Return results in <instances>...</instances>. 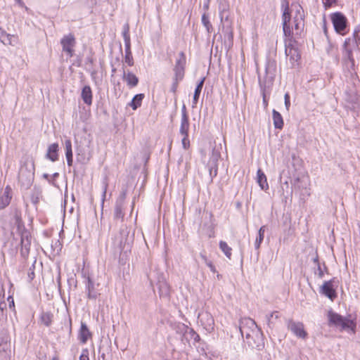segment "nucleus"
Returning <instances> with one entry per match:
<instances>
[{"mask_svg":"<svg viewBox=\"0 0 360 360\" xmlns=\"http://www.w3.org/2000/svg\"><path fill=\"white\" fill-rule=\"evenodd\" d=\"M239 329L241 335L246 339L248 345L251 346H253V344L260 338L262 335L261 330L255 321L250 318L244 317L240 319Z\"/></svg>","mask_w":360,"mask_h":360,"instance_id":"1","label":"nucleus"},{"mask_svg":"<svg viewBox=\"0 0 360 360\" xmlns=\"http://www.w3.org/2000/svg\"><path fill=\"white\" fill-rule=\"evenodd\" d=\"M34 162L32 160L25 161L21 165L18 174V181L22 187L25 189L29 188L34 178Z\"/></svg>","mask_w":360,"mask_h":360,"instance_id":"2","label":"nucleus"},{"mask_svg":"<svg viewBox=\"0 0 360 360\" xmlns=\"http://www.w3.org/2000/svg\"><path fill=\"white\" fill-rule=\"evenodd\" d=\"M328 318L330 324L340 327L342 329H352L354 330L356 326L353 321L344 318L331 310L328 311Z\"/></svg>","mask_w":360,"mask_h":360,"instance_id":"3","label":"nucleus"},{"mask_svg":"<svg viewBox=\"0 0 360 360\" xmlns=\"http://www.w3.org/2000/svg\"><path fill=\"white\" fill-rule=\"evenodd\" d=\"M281 8L283 10L282 13V25H283V31L285 37H292L293 32H292V27H291L290 25V20H291V11L289 8V4L287 1H283Z\"/></svg>","mask_w":360,"mask_h":360,"instance_id":"4","label":"nucleus"},{"mask_svg":"<svg viewBox=\"0 0 360 360\" xmlns=\"http://www.w3.org/2000/svg\"><path fill=\"white\" fill-rule=\"evenodd\" d=\"M186 59L184 52H180L176 60L175 65L173 68L174 77L173 80L181 81L185 75V66Z\"/></svg>","mask_w":360,"mask_h":360,"instance_id":"5","label":"nucleus"},{"mask_svg":"<svg viewBox=\"0 0 360 360\" xmlns=\"http://www.w3.org/2000/svg\"><path fill=\"white\" fill-rule=\"evenodd\" d=\"M331 21L336 32L342 35L345 34L347 20L342 13L340 12L333 13L331 15Z\"/></svg>","mask_w":360,"mask_h":360,"instance_id":"6","label":"nucleus"},{"mask_svg":"<svg viewBox=\"0 0 360 360\" xmlns=\"http://www.w3.org/2000/svg\"><path fill=\"white\" fill-rule=\"evenodd\" d=\"M292 8L295 9V13L293 17L294 29L296 33H300L304 28V13L302 7L300 4H292Z\"/></svg>","mask_w":360,"mask_h":360,"instance_id":"7","label":"nucleus"},{"mask_svg":"<svg viewBox=\"0 0 360 360\" xmlns=\"http://www.w3.org/2000/svg\"><path fill=\"white\" fill-rule=\"evenodd\" d=\"M20 242H21L20 255L23 259H26L29 255L30 245H31V235H30V233L27 230L24 229L21 231Z\"/></svg>","mask_w":360,"mask_h":360,"instance_id":"8","label":"nucleus"},{"mask_svg":"<svg viewBox=\"0 0 360 360\" xmlns=\"http://www.w3.org/2000/svg\"><path fill=\"white\" fill-rule=\"evenodd\" d=\"M179 329L183 333L181 341L184 344L186 342L190 344L191 340L193 341V344L200 340L199 335L195 331L184 324H181Z\"/></svg>","mask_w":360,"mask_h":360,"instance_id":"9","label":"nucleus"},{"mask_svg":"<svg viewBox=\"0 0 360 360\" xmlns=\"http://www.w3.org/2000/svg\"><path fill=\"white\" fill-rule=\"evenodd\" d=\"M287 327L299 338L305 339L307 337V333L305 331L304 324L302 322H295L289 319L288 320Z\"/></svg>","mask_w":360,"mask_h":360,"instance_id":"10","label":"nucleus"},{"mask_svg":"<svg viewBox=\"0 0 360 360\" xmlns=\"http://www.w3.org/2000/svg\"><path fill=\"white\" fill-rule=\"evenodd\" d=\"M60 44L63 47V51L66 52L70 57H72L74 54L73 48L76 44L74 35L72 34L65 35L61 39Z\"/></svg>","mask_w":360,"mask_h":360,"instance_id":"11","label":"nucleus"},{"mask_svg":"<svg viewBox=\"0 0 360 360\" xmlns=\"http://www.w3.org/2000/svg\"><path fill=\"white\" fill-rule=\"evenodd\" d=\"M190 127L188 119H181V125L179 133L183 136L181 142L184 149H188L190 146L188 139V130Z\"/></svg>","mask_w":360,"mask_h":360,"instance_id":"12","label":"nucleus"},{"mask_svg":"<svg viewBox=\"0 0 360 360\" xmlns=\"http://www.w3.org/2000/svg\"><path fill=\"white\" fill-rule=\"evenodd\" d=\"M127 191H122L115 202L114 210V218L123 219L124 213L123 212V206L126 198Z\"/></svg>","mask_w":360,"mask_h":360,"instance_id":"13","label":"nucleus"},{"mask_svg":"<svg viewBox=\"0 0 360 360\" xmlns=\"http://www.w3.org/2000/svg\"><path fill=\"white\" fill-rule=\"evenodd\" d=\"M343 47L348 59L353 60L352 53L356 49L360 50V44H358L353 37L348 38L345 39Z\"/></svg>","mask_w":360,"mask_h":360,"instance_id":"14","label":"nucleus"},{"mask_svg":"<svg viewBox=\"0 0 360 360\" xmlns=\"http://www.w3.org/2000/svg\"><path fill=\"white\" fill-rule=\"evenodd\" d=\"M220 158L219 153L217 151H213L210 160L207 163V167L209 169L210 175L211 176V179L215 177L217 175V169H218V160Z\"/></svg>","mask_w":360,"mask_h":360,"instance_id":"15","label":"nucleus"},{"mask_svg":"<svg viewBox=\"0 0 360 360\" xmlns=\"http://www.w3.org/2000/svg\"><path fill=\"white\" fill-rule=\"evenodd\" d=\"M0 41L6 46H15L18 41V38L16 35L8 34L0 27Z\"/></svg>","mask_w":360,"mask_h":360,"instance_id":"16","label":"nucleus"},{"mask_svg":"<svg viewBox=\"0 0 360 360\" xmlns=\"http://www.w3.org/2000/svg\"><path fill=\"white\" fill-rule=\"evenodd\" d=\"M199 318L202 326H203L204 328L207 331L211 332L213 330L214 321L212 316L210 314L207 312L203 313L200 315Z\"/></svg>","mask_w":360,"mask_h":360,"instance_id":"17","label":"nucleus"},{"mask_svg":"<svg viewBox=\"0 0 360 360\" xmlns=\"http://www.w3.org/2000/svg\"><path fill=\"white\" fill-rule=\"evenodd\" d=\"M129 230L126 226H123L120 231V236H116L115 243L120 248H124L127 243Z\"/></svg>","mask_w":360,"mask_h":360,"instance_id":"18","label":"nucleus"},{"mask_svg":"<svg viewBox=\"0 0 360 360\" xmlns=\"http://www.w3.org/2000/svg\"><path fill=\"white\" fill-rule=\"evenodd\" d=\"M321 292L331 300H333L337 296L335 290L333 286L332 281L324 282L321 287Z\"/></svg>","mask_w":360,"mask_h":360,"instance_id":"19","label":"nucleus"},{"mask_svg":"<svg viewBox=\"0 0 360 360\" xmlns=\"http://www.w3.org/2000/svg\"><path fill=\"white\" fill-rule=\"evenodd\" d=\"M286 56L289 58L292 66H295L297 62L300 59V55L298 50L293 46L285 48Z\"/></svg>","mask_w":360,"mask_h":360,"instance_id":"20","label":"nucleus"},{"mask_svg":"<svg viewBox=\"0 0 360 360\" xmlns=\"http://www.w3.org/2000/svg\"><path fill=\"white\" fill-rule=\"evenodd\" d=\"M122 79L130 88L135 87L139 83L138 77L130 71L126 72L124 68Z\"/></svg>","mask_w":360,"mask_h":360,"instance_id":"21","label":"nucleus"},{"mask_svg":"<svg viewBox=\"0 0 360 360\" xmlns=\"http://www.w3.org/2000/svg\"><path fill=\"white\" fill-rule=\"evenodd\" d=\"M58 144L57 143H52L49 146L46 158L51 162H56L58 160Z\"/></svg>","mask_w":360,"mask_h":360,"instance_id":"22","label":"nucleus"},{"mask_svg":"<svg viewBox=\"0 0 360 360\" xmlns=\"http://www.w3.org/2000/svg\"><path fill=\"white\" fill-rule=\"evenodd\" d=\"M11 188L9 186H7L5 188L4 194L0 197V209H4L7 207L12 198L11 195Z\"/></svg>","mask_w":360,"mask_h":360,"instance_id":"23","label":"nucleus"},{"mask_svg":"<svg viewBox=\"0 0 360 360\" xmlns=\"http://www.w3.org/2000/svg\"><path fill=\"white\" fill-rule=\"evenodd\" d=\"M86 290L87 291V297L91 300H96L98 293L96 290L95 284L90 277L87 278L86 283Z\"/></svg>","mask_w":360,"mask_h":360,"instance_id":"24","label":"nucleus"},{"mask_svg":"<svg viewBox=\"0 0 360 360\" xmlns=\"http://www.w3.org/2000/svg\"><path fill=\"white\" fill-rule=\"evenodd\" d=\"M81 97L88 105H91L92 103V91L89 86H85L82 90Z\"/></svg>","mask_w":360,"mask_h":360,"instance_id":"25","label":"nucleus"},{"mask_svg":"<svg viewBox=\"0 0 360 360\" xmlns=\"http://www.w3.org/2000/svg\"><path fill=\"white\" fill-rule=\"evenodd\" d=\"M65 157L67 159L68 165L71 167L73 162L72 158V142L70 139H67L65 141Z\"/></svg>","mask_w":360,"mask_h":360,"instance_id":"26","label":"nucleus"},{"mask_svg":"<svg viewBox=\"0 0 360 360\" xmlns=\"http://www.w3.org/2000/svg\"><path fill=\"white\" fill-rule=\"evenodd\" d=\"M14 224L17 226L20 233L25 229L23 221L22 220L21 212L18 210H15L13 212Z\"/></svg>","mask_w":360,"mask_h":360,"instance_id":"27","label":"nucleus"},{"mask_svg":"<svg viewBox=\"0 0 360 360\" xmlns=\"http://www.w3.org/2000/svg\"><path fill=\"white\" fill-rule=\"evenodd\" d=\"M257 183L262 190H267L269 185L267 184L266 176L261 169H259L257 172Z\"/></svg>","mask_w":360,"mask_h":360,"instance_id":"28","label":"nucleus"},{"mask_svg":"<svg viewBox=\"0 0 360 360\" xmlns=\"http://www.w3.org/2000/svg\"><path fill=\"white\" fill-rule=\"evenodd\" d=\"M79 336V340L82 343H86L89 338L91 336L89 330L88 329L86 325L83 322H82L81 324Z\"/></svg>","mask_w":360,"mask_h":360,"instance_id":"29","label":"nucleus"},{"mask_svg":"<svg viewBox=\"0 0 360 360\" xmlns=\"http://www.w3.org/2000/svg\"><path fill=\"white\" fill-rule=\"evenodd\" d=\"M272 117L275 128L282 129L283 127V120L281 115L276 110H273Z\"/></svg>","mask_w":360,"mask_h":360,"instance_id":"30","label":"nucleus"},{"mask_svg":"<svg viewBox=\"0 0 360 360\" xmlns=\"http://www.w3.org/2000/svg\"><path fill=\"white\" fill-rule=\"evenodd\" d=\"M122 37L124 41V46L131 47L129 25L128 23H125L123 26Z\"/></svg>","mask_w":360,"mask_h":360,"instance_id":"31","label":"nucleus"},{"mask_svg":"<svg viewBox=\"0 0 360 360\" xmlns=\"http://www.w3.org/2000/svg\"><path fill=\"white\" fill-rule=\"evenodd\" d=\"M143 98H144L143 94H136L132 98L131 103H129V105L132 108L133 110H135L141 105L142 101Z\"/></svg>","mask_w":360,"mask_h":360,"instance_id":"32","label":"nucleus"},{"mask_svg":"<svg viewBox=\"0 0 360 360\" xmlns=\"http://www.w3.org/2000/svg\"><path fill=\"white\" fill-rule=\"evenodd\" d=\"M205 79V77L202 78V79L199 82V83L198 84V85L195 89V92H194V95H193V107H195L198 103L200 92L202 91V86L204 84Z\"/></svg>","mask_w":360,"mask_h":360,"instance_id":"33","label":"nucleus"},{"mask_svg":"<svg viewBox=\"0 0 360 360\" xmlns=\"http://www.w3.org/2000/svg\"><path fill=\"white\" fill-rule=\"evenodd\" d=\"M159 294L160 297H168L169 295V286L165 281L158 283Z\"/></svg>","mask_w":360,"mask_h":360,"instance_id":"34","label":"nucleus"},{"mask_svg":"<svg viewBox=\"0 0 360 360\" xmlns=\"http://www.w3.org/2000/svg\"><path fill=\"white\" fill-rule=\"evenodd\" d=\"M265 230H266L265 226H262L259 229L258 236L256 238V240H255V248L257 250H258L260 248V245H261V243H262V241L264 240Z\"/></svg>","mask_w":360,"mask_h":360,"instance_id":"35","label":"nucleus"},{"mask_svg":"<svg viewBox=\"0 0 360 360\" xmlns=\"http://www.w3.org/2000/svg\"><path fill=\"white\" fill-rule=\"evenodd\" d=\"M219 248L229 259H231L232 255V249L225 241L221 240L219 242Z\"/></svg>","mask_w":360,"mask_h":360,"instance_id":"36","label":"nucleus"},{"mask_svg":"<svg viewBox=\"0 0 360 360\" xmlns=\"http://www.w3.org/2000/svg\"><path fill=\"white\" fill-rule=\"evenodd\" d=\"M53 319V314L50 312H44L41 316V321L46 326H51Z\"/></svg>","mask_w":360,"mask_h":360,"instance_id":"37","label":"nucleus"},{"mask_svg":"<svg viewBox=\"0 0 360 360\" xmlns=\"http://www.w3.org/2000/svg\"><path fill=\"white\" fill-rule=\"evenodd\" d=\"M124 63L129 66L134 65V58L131 51V47H125Z\"/></svg>","mask_w":360,"mask_h":360,"instance_id":"38","label":"nucleus"},{"mask_svg":"<svg viewBox=\"0 0 360 360\" xmlns=\"http://www.w3.org/2000/svg\"><path fill=\"white\" fill-rule=\"evenodd\" d=\"M274 317L276 319H277L278 318V312L277 311L272 312L269 316H266L267 324H268V326L269 327H272L274 326V321H273V318Z\"/></svg>","mask_w":360,"mask_h":360,"instance_id":"39","label":"nucleus"},{"mask_svg":"<svg viewBox=\"0 0 360 360\" xmlns=\"http://www.w3.org/2000/svg\"><path fill=\"white\" fill-rule=\"evenodd\" d=\"M202 22L206 27L207 32H210V29L212 28V25L210 22L208 17L205 14H203L202 16Z\"/></svg>","mask_w":360,"mask_h":360,"instance_id":"40","label":"nucleus"},{"mask_svg":"<svg viewBox=\"0 0 360 360\" xmlns=\"http://www.w3.org/2000/svg\"><path fill=\"white\" fill-rule=\"evenodd\" d=\"M353 38L357 41L358 44H360V25L356 27Z\"/></svg>","mask_w":360,"mask_h":360,"instance_id":"41","label":"nucleus"},{"mask_svg":"<svg viewBox=\"0 0 360 360\" xmlns=\"http://www.w3.org/2000/svg\"><path fill=\"white\" fill-rule=\"evenodd\" d=\"M79 360H89V351L87 349L82 350V354L79 356Z\"/></svg>","mask_w":360,"mask_h":360,"instance_id":"42","label":"nucleus"},{"mask_svg":"<svg viewBox=\"0 0 360 360\" xmlns=\"http://www.w3.org/2000/svg\"><path fill=\"white\" fill-rule=\"evenodd\" d=\"M108 188V182L106 180L103 181V194H102V202H103L105 200V198L106 195V191Z\"/></svg>","mask_w":360,"mask_h":360,"instance_id":"43","label":"nucleus"},{"mask_svg":"<svg viewBox=\"0 0 360 360\" xmlns=\"http://www.w3.org/2000/svg\"><path fill=\"white\" fill-rule=\"evenodd\" d=\"M285 99V105L286 109L288 110L290 105V95L288 93H286L284 96Z\"/></svg>","mask_w":360,"mask_h":360,"instance_id":"44","label":"nucleus"},{"mask_svg":"<svg viewBox=\"0 0 360 360\" xmlns=\"http://www.w3.org/2000/svg\"><path fill=\"white\" fill-rule=\"evenodd\" d=\"M337 0H323V5L327 8L336 4Z\"/></svg>","mask_w":360,"mask_h":360,"instance_id":"45","label":"nucleus"},{"mask_svg":"<svg viewBox=\"0 0 360 360\" xmlns=\"http://www.w3.org/2000/svg\"><path fill=\"white\" fill-rule=\"evenodd\" d=\"M181 119H188L186 105L184 104L181 108Z\"/></svg>","mask_w":360,"mask_h":360,"instance_id":"46","label":"nucleus"},{"mask_svg":"<svg viewBox=\"0 0 360 360\" xmlns=\"http://www.w3.org/2000/svg\"><path fill=\"white\" fill-rule=\"evenodd\" d=\"M179 82L180 81L173 80V82H172V86H171V91L173 93H176V91L177 90V88H178V84H179Z\"/></svg>","mask_w":360,"mask_h":360,"instance_id":"47","label":"nucleus"},{"mask_svg":"<svg viewBox=\"0 0 360 360\" xmlns=\"http://www.w3.org/2000/svg\"><path fill=\"white\" fill-rule=\"evenodd\" d=\"M317 271H318L319 277V278H323V271L322 270V269L321 267L320 263H318Z\"/></svg>","mask_w":360,"mask_h":360,"instance_id":"48","label":"nucleus"},{"mask_svg":"<svg viewBox=\"0 0 360 360\" xmlns=\"http://www.w3.org/2000/svg\"><path fill=\"white\" fill-rule=\"evenodd\" d=\"M200 257L202 258V259L203 260V262L205 263L206 265H207L209 263L211 262V261H210L207 257H206L205 255H204L203 253H200Z\"/></svg>","mask_w":360,"mask_h":360,"instance_id":"49","label":"nucleus"},{"mask_svg":"<svg viewBox=\"0 0 360 360\" xmlns=\"http://www.w3.org/2000/svg\"><path fill=\"white\" fill-rule=\"evenodd\" d=\"M27 275H28V278H29L30 281H32L34 279V270L30 268L29 271H28Z\"/></svg>","mask_w":360,"mask_h":360,"instance_id":"50","label":"nucleus"},{"mask_svg":"<svg viewBox=\"0 0 360 360\" xmlns=\"http://www.w3.org/2000/svg\"><path fill=\"white\" fill-rule=\"evenodd\" d=\"M43 177H44L45 179H46V180L49 181V184H52V185H54V184H54V182H53V181L52 179H51L49 174H43Z\"/></svg>","mask_w":360,"mask_h":360,"instance_id":"51","label":"nucleus"},{"mask_svg":"<svg viewBox=\"0 0 360 360\" xmlns=\"http://www.w3.org/2000/svg\"><path fill=\"white\" fill-rule=\"evenodd\" d=\"M207 266L210 268V271H211L212 272L215 273V272L217 271L216 268H215V266L213 265V264L212 263V262H211L210 263H209Z\"/></svg>","mask_w":360,"mask_h":360,"instance_id":"52","label":"nucleus"},{"mask_svg":"<svg viewBox=\"0 0 360 360\" xmlns=\"http://www.w3.org/2000/svg\"><path fill=\"white\" fill-rule=\"evenodd\" d=\"M14 1L16 2V4H18L19 6H20L22 8L25 7V4L22 1V0H14Z\"/></svg>","mask_w":360,"mask_h":360,"instance_id":"53","label":"nucleus"},{"mask_svg":"<svg viewBox=\"0 0 360 360\" xmlns=\"http://www.w3.org/2000/svg\"><path fill=\"white\" fill-rule=\"evenodd\" d=\"M313 262L316 264V266H318V263H319V256L317 254L316 255L315 257L313 258Z\"/></svg>","mask_w":360,"mask_h":360,"instance_id":"54","label":"nucleus"},{"mask_svg":"<svg viewBox=\"0 0 360 360\" xmlns=\"http://www.w3.org/2000/svg\"><path fill=\"white\" fill-rule=\"evenodd\" d=\"M263 102H264V103L265 105H267V102H266V97H265V95H264V96H263Z\"/></svg>","mask_w":360,"mask_h":360,"instance_id":"55","label":"nucleus"},{"mask_svg":"<svg viewBox=\"0 0 360 360\" xmlns=\"http://www.w3.org/2000/svg\"><path fill=\"white\" fill-rule=\"evenodd\" d=\"M59 176V174L58 172H56L53 174V178H57Z\"/></svg>","mask_w":360,"mask_h":360,"instance_id":"56","label":"nucleus"},{"mask_svg":"<svg viewBox=\"0 0 360 360\" xmlns=\"http://www.w3.org/2000/svg\"><path fill=\"white\" fill-rule=\"evenodd\" d=\"M52 360H58V359L57 357H53Z\"/></svg>","mask_w":360,"mask_h":360,"instance_id":"57","label":"nucleus"},{"mask_svg":"<svg viewBox=\"0 0 360 360\" xmlns=\"http://www.w3.org/2000/svg\"><path fill=\"white\" fill-rule=\"evenodd\" d=\"M112 72H115L116 71V70H115V68H113V69L112 70Z\"/></svg>","mask_w":360,"mask_h":360,"instance_id":"58","label":"nucleus"},{"mask_svg":"<svg viewBox=\"0 0 360 360\" xmlns=\"http://www.w3.org/2000/svg\"><path fill=\"white\" fill-rule=\"evenodd\" d=\"M285 184H286L287 186L288 185V183L287 181L285 182Z\"/></svg>","mask_w":360,"mask_h":360,"instance_id":"59","label":"nucleus"}]
</instances>
